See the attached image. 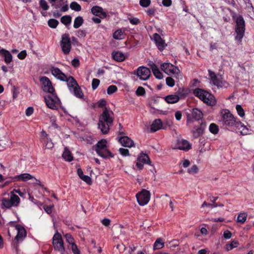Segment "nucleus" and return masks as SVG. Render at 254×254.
Here are the masks:
<instances>
[{
    "mask_svg": "<svg viewBox=\"0 0 254 254\" xmlns=\"http://www.w3.org/2000/svg\"><path fill=\"white\" fill-rule=\"evenodd\" d=\"M150 163L151 162L148 156L146 154L142 153L137 159L136 166L138 169H142L144 164H150Z\"/></svg>",
    "mask_w": 254,
    "mask_h": 254,
    "instance_id": "17",
    "label": "nucleus"
},
{
    "mask_svg": "<svg viewBox=\"0 0 254 254\" xmlns=\"http://www.w3.org/2000/svg\"><path fill=\"white\" fill-rule=\"evenodd\" d=\"M209 130L212 133L216 134L218 132L219 128L216 124L212 123L209 126Z\"/></svg>",
    "mask_w": 254,
    "mask_h": 254,
    "instance_id": "40",
    "label": "nucleus"
},
{
    "mask_svg": "<svg viewBox=\"0 0 254 254\" xmlns=\"http://www.w3.org/2000/svg\"><path fill=\"white\" fill-rule=\"evenodd\" d=\"M221 118L219 120V124L224 129L230 131L240 133L242 135L249 133L250 130L241 121L227 109L223 110Z\"/></svg>",
    "mask_w": 254,
    "mask_h": 254,
    "instance_id": "1",
    "label": "nucleus"
},
{
    "mask_svg": "<svg viewBox=\"0 0 254 254\" xmlns=\"http://www.w3.org/2000/svg\"><path fill=\"white\" fill-rule=\"evenodd\" d=\"M52 75L57 79L61 81L66 80V75L58 67L53 66L51 68Z\"/></svg>",
    "mask_w": 254,
    "mask_h": 254,
    "instance_id": "20",
    "label": "nucleus"
},
{
    "mask_svg": "<svg viewBox=\"0 0 254 254\" xmlns=\"http://www.w3.org/2000/svg\"><path fill=\"white\" fill-rule=\"evenodd\" d=\"M76 35L79 38H84L86 35V32L84 30H79L76 32Z\"/></svg>",
    "mask_w": 254,
    "mask_h": 254,
    "instance_id": "56",
    "label": "nucleus"
},
{
    "mask_svg": "<svg viewBox=\"0 0 254 254\" xmlns=\"http://www.w3.org/2000/svg\"><path fill=\"white\" fill-rule=\"evenodd\" d=\"M17 182L23 181L26 182L29 180L34 179L37 182V184H40V181L36 179L33 176L29 173H23L18 175H16Z\"/></svg>",
    "mask_w": 254,
    "mask_h": 254,
    "instance_id": "21",
    "label": "nucleus"
},
{
    "mask_svg": "<svg viewBox=\"0 0 254 254\" xmlns=\"http://www.w3.org/2000/svg\"><path fill=\"white\" fill-rule=\"evenodd\" d=\"M53 244L54 248L62 253L64 251V243L62 241V236L60 234L56 233L53 238Z\"/></svg>",
    "mask_w": 254,
    "mask_h": 254,
    "instance_id": "15",
    "label": "nucleus"
},
{
    "mask_svg": "<svg viewBox=\"0 0 254 254\" xmlns=\"http://www.w3.org/2000/svg\"><path fill=\"white\" fill-rule=\"evenodd\" d=\"M188 172L189 174H194L198 172V168L196 165H193L189 169Z\"/></svg>",
    "mask_w": 254,
    "mask_h": 254,
    "instance_id": "49",
    "label": "nucleus"
},
{
    "mask_svg": "<svg viewBox=\"0 0 254 254\" xmlns=\"http://www.w3.org/2000/svg\"><path fill=\"white\" fill-rule=\"evenodd\" d=\"M0 54L4 57V62L8 64L12 61V57L10 53L6 50L1 49L0 51Z\"/></svg>",
    "mask_w": 254,
    "mask_h": 254,
    "instance_id": "30",
    "label": "nucleus"
},
{
    "mask_svg": "<svg viewBox=\"0 0 254 254\" xmlns=\"http://www.w3.org/2000/svg\"><path fill=\"white\" fill-rule=\"evenodd\" d=\"M48 24L51 28H55L59 24V21L55 19H50L48 20Z\"/></svg>",
    "mask_w": 254,
    "mask_h": 254,
    "instance_id": "42",
    "label": "nucleus"
},
{
    "mask_svg": "<svg viewBox=\"0 0 254 254\" xmlns=\"http://www.w3.org/2000/svg\"><path fill=\"white\" fill-rule=\"evenodd\" d=\"M145 93V89L142 87H138L136 90V94L138 96H142Z\"/></svg>",
    "mask_w": 254,
    "mask_h": 254,
    "instance_id": "51",
    "label": "nucleus"
},
{
    "mask_svg": "<svg viewBox=\"0 0 254 254\" xmlns=\"http://www.w3.org/2000/svg\"><path fill=\"white\" fill-rule=\"evenodd\" d=\"M113 38L116 40H122L125 38V31L121 29L117 30L113 35Z\"/></svg>",
    "mask_w": 254,
    "mask_h": 254,
    "instance_id": "31",
    "label": "nucleus"
},
{
    "mask_svg": "<svg viewBox=\"0 0 254 254\" xmlns=\"http://www.w3.org/2000/svg\"><path fill=\"white\" fill-rule=\"evenodd\" d=\"M195 137H198L203 132V129L201 127H194L192 131Z\"/></svg>",
    "mask_w": 254,
    "mask_h": 254,
    "instance_id": "37",
    "label": "nucleus"
},
{
    "mask_svg": "<svg viewBox=\"0 0 254 254\" xmlns=\"http://www.w3.org/2000/svg\"><path fill=\"white\" fill-rule=\"evenodd\" d=\"M209 76L211 82L218 88L226 87L228 83L223 80L222 76L220 74H216L210 70H208Z\"/></svg>",
    "mask_w": 254,
    "mask_h": 254,
    "instance_id": "10",
    "label": "nucleus"
},
{
    "mask_svg": "<svg viewBox=\"0 0 254 254\" xmlns=\"http://www.w3.org/2000/svg\"><path fill=\"white\" fill-rule=\"evenodd\" d=\"M70 8L75 11H80L81 6L76 1H73L70 4Z\"/></svg>",
    "mask_w": 254,
    "mask_h": 254,
    "instance_id": "41",
    "label": "nucleus"
},
{
    "mask_svg": "<svg viewBox=\"0 0 254 254\" xmlns=\"http://www.w3.org/2000/svg\"><path fill=\"white\" fill-rule=\"evenodd\" d=\"M61 21L65 25H69L71 22V17L69 15L63 16L61 18Z\"/></svg>",
    "mask_w": 254,
    "mask_h": 254,
    "instance_id": "36",
    "label": "nucleus"
},
{
    "mask_svg": "<svg viewBox=\"0 0 254 254\" xmlns=\"http://www.w3.org/2000/svg\"><path fill=\"white\" fill-rule=\"evenodd\" d=\"M15 228L17 231V234L15 237V239L17 241L22 240V239L26 236V232L25 228L20 225H16Z\"/></svg>",
    "mask_w": 254,
    "mask_h": 254,
    "instance_id": "23",
    "label": "nucleus"
},
{
    "mask_svg": "<svg viewBox=\"0 0 254 254\" xmlns=\"http://www.w3.org/2000/svg\"><path fill=\"white\" fill-rule=\"evenodd\" d=\"M247 214L246 213H240L237 218V221L238 222L241 223L242 224L244 223L247 219Z\"/></svg>",
    "mask_w": 254,
    "mask_h": 254,
    "instance_id": "38",
    "label": "nucleus"
},
{
    "mask_svg": "<svg viewBox=\"0 0 254 254\" xmlns=\"http://www.w3.org/2000/svg\"><path fill=\"white\" fill-rule=\"evenodd\" d=\"M130 23L132 25H137L140 23V20L138 18H128Z\"/></svg>",
    "mask_w": 254,
    "mask_h": 254,
    "instance_id": "54",
    "label": "nucleus"
},
{
    "mask_svg": "<svg viewBox=\"0 0 254 254\" xmlns=\"http://www.w3.org/2000/svg\"><path fill=\"white\" fill-rule=\"evenodd\" d=\"M153 38L158 49L160 51H163L167 46V44L165 43L164 40H163L161 36L157 33L153 34Z\"/></svg>",
    "mask_w": 254,
    "mask_h": 254,
    "instance_id": "19",
    "label": "nucleus"
},
{
    "mask_svg": "<svg viewBox=\"0 0 254 254\" xmlns=\"http://www.w3.org/2000/svg\"><path fill=\"white\" fill-rule=\"evenodd\" d=\"M151 3L150 0H140L139 4L143 7H147Z\"/></svg>",
    "mask_w": 254,
    "mask_h": 254,
    "instance_id": "48",
    "label": "nucleus"
},
{
    "mask_svg": "<svg viewBox=\"0 0 254 254\" xmlns=\"http://www.w3.org/2000/svg\"><path fill=\"white\" fill-rule=\"evenodd\" d=\"M79 64V61L77 58H74L71 61V64L74 67H78Z\"/></svg>",
    "mask_w": 254,
    "mask_h": 254,
    "instance_id": "57",
    "label": "nucleus"
},
{
    "mask_svg": "<svg viewBox=\"0 0 254 254\" xmlns=\"http://www.w3.org/2000/svg\"><path fill=\"white\" fill-rule=\"evenodd\" d=\"M71 250L74 254H80V251L77 248L76 245L74 243L71 244Z\"/></svg>",
    "mask_w": 254,
    "mask_h": 254,
    "instance_id": "55",
    "label": "nucleus"
},
{
    "mask_svg": "<svg viewBox=\"0 0 254 254\" xmlns=\"http://www.w3.org/2000/svg\"><path fill=\"white\" fill-rule=\"evenodd\" d=\"M149 65L151 68L153 73L156 78L161 79L163 78L162 73L160 71L159 68L155 63L151 62L149 63Z\"/></svg>",
    "mask_w": 254,
    "mask_h": 254,
    "instance_id": "24",
    "label": "nucleus"
},
{
    "mask_svg": "<svg viewBox=\"0 0 254 254\" xmlns=\"http://www.w3.org/2000/svg\"><path fill=\"white\" fill-rule=\"evenodd\" d=\"M236 109L240 117L243 118L245 116V112L241 105L239 104L237 105L236 106Z\"/></svg>",
    "mask_w": 254,
    "mask_h": 254,
    "instance_id": "45",
    "label": "nucleus"
},
{
    "mask_svg": "<svg viewBox=\"0 0 254 254\" xmlns=\"http://www.w3.org/2000/svg\"><path fill=\"white\" fill-rule=\"evenodd\" d=\"M26 51L24 50L21 51L18 54L17 57L18 58V59L20 60H23L26 57Z\"/></svg>",
    "mask_w": 254,
    "mask_h": 254,
    "instance_id": "60",
    "label": "nucleus"
},
{
    "mask_svg": "<svg viewBox=\"0 0 254 254\" xmlns=\"http://www.w3.org/2000/svg\"><path fill=\"white\" fill-rule=\"evenodd\" d=\"M39 5L43 10H47L49 8V6L45 0H40Z\"/></svg>",
    "mask_w": 254,
    "mask_h": 254,
    "instance_id": "43",
    "label": "nucleus"
},
{
    "mask_svg": "<svg viewBox=\"0 0 254 254\" xmlns=\"http://www.w3.org/2000/svg\"><path fill=\"white\" fill-rule=\"evenodd\" d=\"M62 157L65 161L68 162L71 161L73 159L70 152L66 147L64 148V151L62 154Z\"/></svg>",
    "mask_w": 254,
    "mask_h": 254,
    "instance_id": "33",
    "label": "nucleus"
},
{
    "mask_svg": "<svg viewBox=\"0 0 254 254\" xmlns=\"http://www.w3.org/2000/svg\"><path fill=\"white\" fill-rule=\"evenodd\" d=\"M65 81H66L69 90L72 94L79 98L83 97V93L73 77L66 76V80Z\"/></svg>",
    "mask_w": 254,
    "mask_h": 254,
    "instance_id": "7",
    "label": "nucleus"
},
{
    "mask_svg": "<svg viewBox=\"0 0 254 254\" xmlns=\"http://www.w3.org/2000/svg\"><path fill=\"white\" fill-rule=\"evenodd\" d=\"M44 97L45 102L47 107L52 110H57L61 106V102L55 92L50 93Z\"/></svg>",
    "mask_w": 254,
    "mask_h": 254,
    "instance_id": "8",
    "label": "nucleus"
},
{
    "mask_svg": "<svg viewBox=\"0 0 254 254\" xmlns=\"http://www.w3.org/2000/svg\"><path fill=\"white\" fill-rule=\"evenodd\" d=\"M239 243L238 241L233 240L230 243H228L225 245V248L227 251H229L233 249L234 248L238 247Z\"/></svg>",
    "mask_w": 254,
    "mask_h": 254,
    "instance_id": "34",
    "label": "nucleus"
},
{
    "mask_svg": "<svg viewBox=\"0 0 254 254\" xmlns=\"http://www.w3.org/2000/svg\"><path fill=\"white\" fill-rule=\"evenodd\" d=\"M83 181L86 182L88 185H91L92 183L91 179L88 176L83 175L81 178H80Z\"/></svg>",
    "mask_w": 254,
    "mask_h": 254,
    "instance_id": "52",
    "label": "nucleus"
},
{
    "mask_svg": "<svg viewBox=\"0 0 254 254\" xmlns=\"http://www.w3.org/2000/svg\"><path fill=\"white\" fill-rule=\"evenodd\" d=\"M114 114L110 109L105 107L99 118L98 128L103 134L108 133L110 127L112 126Z\"/></svg>",
    "mask_w": 254,
    "mask_h": 254,
    "instance_id": "2",
    "label": "nucleus"
},
{
    "mask_svg": "<svg viewBox=\"0 0 254 254\" xmlns=\"http://www.w3.org/2000/svg\"><path fill=\"white\" fill-rule=\"evenodd\" d=\"M20 199L19 196L13 192L10 193L9 198H3L1 200V209H8L12 207H17L20 203Z\"/></svg>",
    "mask_w": 254,
    "mask_h": 254,
    "instance_id": "6",
    "label": "nucleus"
},
{
    "mask_svg": "<svg viewBox=\"0 0 254 254\" xmlns=\"http://www.w3.org/2000/svg\"><path fill=\"white\" fill-rule=\"evenodd\" d=\"M163 124L161 120H155L150 126V130L152 132H155L162 128Z\"/></svg>",
    "mask_w": 254,
    "mask_h": 254,
    "instance_id": "27",
    "label": "nucleus"
},
{
    "mask_svg": "<svg viewBox=\"0 0 254 254\" xmlns=\"http://www.w3.org/2000/svg\"><path fill=\"white\" fill-rule=\"evenodd\" d=\"M232 237V233L229 230H226L224 232L223 237L226 239H229Z\"/></svg>",
    "mask_w": 254,
    "mask_h": 254,
    "instance_id": "58",
    "label": "nucleus"
},
{
    "mask_svg": "<svg viewBox=\"0 0 254 254\" xmlns=\"http://www.w3.org/2000/svg\"><path fill=\"white\" fill-rule=\"evenodd\" d=\"M93 149L96 153L101 157L106 159L112 158L114 155L108 149L107 146V141L106 139H101L93 146Z\"/></svg>",
    "mask_w": 254,
    "mask_h": 254,
    "instance_id": "3",
    "label": "nucleus"
},
{
    "mask_svg": "<svg viewBox=\"0 0 254 254\" xmlns=\"http://www.w3.org/2000/svg\"><path fill=\"white\" fill-rule=\"evenodd\" d=\"M34 109L32 107H28L25 111V114L27 116H31L33 113Z\"/></svg>",
    "mask_w": 254,
    "mask_h": 254,
    "instance_id": "59",
    "label": "nucleus"
},
{
    "mask_svg": "<svg viewBox=\"0 0 254 254\" xmlns=\"http://www.w3.org/2000/svg\"><path fill=\"white\" fill-rule=\"evenodd\" d=\"M136 197L138 204L141 206H144L148 203L150 193L149 191L143 189L136 194Z\"/></svg>",
    "mask_w": 254,
    "mask_h": 254,
    "instance_id": "14",
    "label": "nucleus"
},
{
    "mask_svg": "<svg viewBox=\"0 0 254 254\" xmlns=\"http://www.w3.org/2000/svg\"><path fill=\"white\" fill-rule=\"evenodd\" d=\"M119 151L120 154L124 156L129 155V151L127 149L121 148L119 149Z\"/></svg>",
    "mask_w": 254,
    "mask_h": 254,
    "instance_id": "53",
    "label": "nucleus"
},
{
    "mask_svg": "<svg viewBox=\"0 0 254 254\" xmlns=\"http://www.w3.org/2000/svg\"><path fill=\"white\" fill-rule=\"evenodd\" d=\"M91 12L95 16H98L100 18H105L107 16L106 12L103 10V9L98 6H93L91 8Z\"/></svg>",
    "mask_w": 254,
    "mask_h": 254,
    "instance_id": "22",
    "label": "nucleus"
},
{
    "mask_svg": "<svg viewBox=\"0 0 254 254\" xmlns=\"http://www.w3.org/2000/svg\"><path fill=\"white\" fill-rule=\"evenodd\" d=\"M64 236L66 239V242L68 244L71 245L75 243L74 239L70 234H65Z\"/></svg>",
    "mask_w": 254,
    "mask_h": 254,
    "instance_id": "44",
    "label": "nucleus"
},
{
    "mask_svg": "<svg viewBox=\"0 0 254 254\" xmlns=\"http://www.w3.org/2000/svg\"><path fill=\"white\" fill-rule=\"evenodd\" d=\"M16 182H17L16 175L9 177L4 176V179L0 184V189L4 188L9 185L11 183Z\"/></svg>",
    "mask_w": 254,
    "mask_h": 254,
    "instance_id": "26",
    "label": "nucleus"
},
{
    "mask_svg": "<svg viewBox=\"0 0 254 254\" xmlns=\"http://www.w3.org/2000/svg\"><path fill=\"white\" fill-rule=\"evenodd\" d=\"M39 139L42 144L43 148L48 149H52L54 147V143L51 138L47 132L42 130L40 133Z\"/></svg>",
    "mask_w": 254,
    "mask_h": 254,
    "instance_id": "11",
    "label": "nucleus"
},
{
    "mask_svg": "<svg viewBox=\"0 0 254 254\" xmlns=\"http://www.w3.org/2000/svg\"><path fill=\"white\" fill-rule=\"evenodd\" d=\"M83 23V19L81 16H78L76 17L74 20L73 27L75 29L78 28L80 27Z\"/></svg>",
    "mask_w": 254,
    "mask_h": 254,
    "instance_id": "35",
    "label": "nucleus"
},
{
    "mask_svg": "<svg viewBox=\"0 0 254 254\" xmlns=\"http://www.w3.org/2000/svg\"><path fill=\"white\" fill-rule=\"evenodd\" d=\"M102 223L103 225L105 226H109L110 224L111 221L108 218H104L102 221Z\"/></svg>",
    "mask_w": 254,
    "mask_h": 254,
    "instance_id": "63",
    "label": "nucleus"
},
{
    "mask_svg": "<svg viewBox=\"0 0 254 254\" xmlns=\"http://www.w3.org/2000/svg\"><path fill=\"white\" fill-rule=\"evenodd\" d=\"M112 55L113 58L118 62H123L126 59L125 55L120 51H114Z\"/></svg>",
    "mask_w": 254,
    "mask_h": 254,
    "instance_id": "28",
    "label": "nucleus"
},
{
    "mask_svg": "<svg viewBox=\"0 0 254 254\" xmlns=\"http://www.w3.org/2000/svg\"><path fill=\"white\" fill-rule=\"evenodd\" d=\"M117 87L116 86L112 85H110L108 87L107 90V94L109 95H111L115 93L117 91Z\"/></svg>",
    "mask_w": 254,
    "mask_h": 254,
    "instance_id": "46",
    "label": "nucleus"
},
{
    "mask_svg": "<svg viewBox=\"0 0 254 254\" xmlns=\"http://www.w3.org/2000/svg\"><path fill=\"white\" fill-rule=\"evenodd\" d=\"M60 46L64 55L69 54L71 49V41L68 33L62 35L60 41Z\"/></svg>",
    "mask_w": 254,
    "mask_h": 254,
    "instance_id": "9",
    "label": "nucleus"
},
{
    "mask_svg": "<svg viewBox=\"0 0 254 254\" xmlns=\"http://www.w3.org/2000/svg\"><path fill=\"white\" fill-rule=\"evenodd\" d=\"M52 208L53 206L51 205H46L44 206V209L45 211L48 213V214H51L52 212Z\"/></svg>",
    "mask_w": 254,
    "mask_h": 254,
    "instance_id": "62",
    "label": "nucleus"
},
{
    "mask_svg": "<svg viewBox=\"0 0 254 254\" xmlns=\"http://www.w3.org/2000/svg\"><path fill=\"white\" fill-rule=\"evenodd\" d=\"M100 80L96 78H94L92 81V88L93 90L96 89L99 86Z\"/></svg>",
    "mask_w": 254,
    "mask_h": 254,
    "instance_id": "50",
    "label": "nucleus"
},
{
    "mask_svg": "<svg viewBox=\"0 0 254 254\" xmlns=\"http://www.w3.org/2000/svg\"><path fill=\"white\" fill-rule=\"evenodd\" d=\"M134 74L136 75L140 80L144 81L149 78L151 72L148 67L140 66L134 71Z\"/></svg>",
    "mask_w": 254,
    "mask_h": 254,
    "instance_id": "13",
    "label": "nucleus"
},
{
    "mask_svg": "<svg viewBox=\"0 0 254 254\" xmlns=\"http://www.w3.org/2000/svg\"><path fill=\"white\" fill-rule=\"evenodd\" d=\"M40 80L43 85V90L44 92L49 93H53L55 92L52 82L48 77L42 76Z\"/></svg>",
    "mask_w": 254,
    "mask_h": 254,
    "instance_id": "16",
    "label": "nucleus"
},
{
    "mask_svg": "<svg viewBox=\"0 0 254 254\" xmlns=\"http://www.w3.org/2000/svg\"><path fill=\"white\" fill-rule=\"evenodd\" d=\"M106 105V101L104 99H101L98 102V106L99 107H103Z\"/></svg>",
    "mask_w": 254,
    "mask_h": 254,
    "instance_id": "64",
    "label": "nucleus"
},
{
    "mask_svg": "<svg viewBox=\"0 0 254 254\" xmlns=\"http://www.w3.org/2000/svg\"><path fill=\"white\" fill-rule=\"evenodd\" d=\"M236 23L235 39L241 43L245 32V22L243 16L239 15L236 18Z\"/></svg>",
    "mask_w": 254,
    "mask_h": 254,
    "instance_id": "5",
    "label": "nucleus"
},
{
    "mask_svg": "<svg viewBox=\"0 0 254 254\" xmlns=\"http://www.w3.org/2000/svg\"><path fill=\"white\" fill-rule=\"evenodd\" d=\"M161 69L168 75H174L177 77L180 70L179 68L170 63H164L161 65Z\"/></svg>",
    "mask_w": 254,
    "mask_h": 254,
    "instance_id": "12",
    "label": "nucleus"
},
{
    "mask_svg": "<svg viewBox=\"0 0 254 254\" xmlns=\"http://www.w3.org/2000/svg\"><path fill=\"white\" fill-rule=\"evenodd\" d=\"M193 93L196 97L209 106H214L216 103L214 96L202 89L196 88L193 90Z\"/></svg>",
    "mask_w": 254,
    "mask_h": 254,
    "instance_id": "4",
    "label": "nucleus"
},
{
    "mask_svg": "<svg viewBox=\"0 0 254 254\" xmlns=\"http://www.w3.org/2000/svg\"><path fill=\"white\" fill-rule=\"evenodd\" d=\"M180 97L177 94H171L165 97V100L169 104H174L180 100Z\"/></svg>",
    "mask_w": 254,
    "mask_h": 254,
    "instance_id": "29",
    "label": "nucleus"
},
{
    "mask_svg": "<svg viewBox=\"0 0 254 254\" xmlns=\"http://www.w3.org/2000/svg\"><path fill=\"white\" fill-rule=\"evenodd\" d=\"M205 206L210 207L213 208L217 207V204L208 203L204 201L201 205V207H204Z\"/></svg>",
    "mask_w": 254,
    "mask_h": 254,
    "instance_id": "61",
    "label": "nucleus"
},
{
    "mask_svg": "<svg viewBox=\"0 0 254 254\" xmlns=\"http://www.w3.org/2000/svg\"><path fill=\"white\" fill-rule=\"evenodd\" d=\"M119 141L125 147H131L134 145L133 140L127 136H124L119 137Z\"/></svg>",
    "mask_w": 254,
    "mask_h": 254,
    "instance_id": "25",
    "label": "nucleus"
},
{
    "mask_svg": "<svg viewBox=\"0 0 254 254\" xmlns=\"http://www.w3.org/2000/svg\"><path fill=\"white\" fill-rule=\"evenodd\" d=\"M166 84L169 87H173L175 85V81L171 77H167L166 78Z\"/></svg>",
    "mask_w": 254,
    "mask_h": 254,
    "instance_id": "47",
    "label": "nucleus"
},
{
    "mask_svg": "<svg viewBox=\"0 0 254 254\" xmlns=\"http://www.w3.org/2000/svg\"><path fill=\"white\" fill-rule=\"evenodd\" d=\"M191 144L188 140L182 139L177 141L176 146L173 147V148L188 151L191 148Z\"/></svg>",
    "mask_w": 254,
    "mask_h": 254,
    "instance_id": "18",
    "label": "nucleus"
},
{
    "mask_svg": "<svg viewBox=\"0 0 254 254\" xmlns=\"http://www.w3.org/2000/svg\"><path fill=\"white\" fill-rule=\"evenodd\" d=\"M164 246V243L161 239H158L154 244V249H160L163 248Z\"/></svg>",
    "mask_w": 254,
    "mask_h": 254,
    "instance_id": "39",
    "label": "nucleus"
},
{
    "mask_svg": "<svg viewBox=\"0 0 254 254\" xmlns=\"http://www.w3.org/2000/svg\"><path fill=\"white\" fill-rule=\"evenodd\" d=\"M191 114H192V117L195 120H197V121L201 119L203 116V114H202V112L200 110H199L197 108L193 109L192 110Z\"/></svg>",
    "mask_w": 254,
    "mask_h": 254,
    "instance_id": "32",
    "label": "nucleus"
}]
</instances>
